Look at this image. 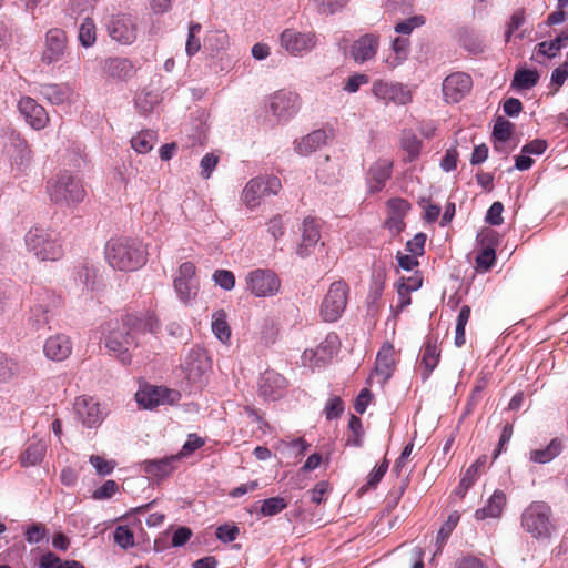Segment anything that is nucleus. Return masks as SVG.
<instances>
[{
	"label": "nucleus",
	"instance_id": "72a5a7b5",
	"mask_svg": "<svg viewBox=\"0 0 568 568\" xmlns=\"http://www.w3.org/2000/svg\"><path fill=\"white\" fill-rule=\"evenodd\" d=\"M226 317L224 310H219L212 315V332L224 344L231 338V328Z\"/></svg>",
	"mask_w": 568,
	"mask_h": 568
},
{
	"label": "nucleus",
	"instance_id": "603ef678",
	"mask_svg": "<svg viewBox=\"0 0 568 568\" xmlns=\"http://www.w3.org/2000/svg\"><path fill=\"white\" fill-rule=\"evenodd\" d=\"M317 8L318 12L324 14H333L344 8L348 0H311Z\"/></svg>",
	"mask_w": 568,
	"mask_h": 568
},
{
	"label": "nucleus",
	"instance_id": "473e14b6",
	"mask_svg": "<svg viewBox=\"0 0 568 568\" xmlns=\"http://www.w3.org/2000/svg\"><path fill=\"white\" fill-rule=\"evenodd\" d=\"M43 95L52 104L69 102L72 98V89L65 84H48L42 90Z\"/></svg>",
	"mask_w": 568,
	"mask_h": 568
},
{
	"label": "nucleus",
	"instance_id": "ddd939ff",
	"mask_svg": "<svg viewBox=\"0 0 568 568\" xmlns=\"http://www.w3.org/2000/svg\"><path fill=\"white\" fill-rule=\"evenodd\" d=\"M180 398L179 392L153 385H145L135 394L138 404L145 409H153L160 405H172L179 402Z\"/></svg>",
	"mask_w": 568,
	"mask_h": 568
},
{
	"label": "nucleus",
	"instance_id": "1a4fd4ad",
	"mask_svg": "<svg viewBox=\"0 0 568 568\" xmlns=\"http://www.w3.org/2000/svg\"><path fill=\"white\" fill-rule=\"evenodd\" d=\"M245 287L255 297H272L281 290L278 275L268 268H256L245 275Z\"/></svg>",
	"mask_w": 568,
	"mask_h": 568
},
{
	"label": "nucleus",
	"instance_id": "f8f14e48",
	"mask_svg": "<svg viewBox=\"0 0 568 568\" xmlns=\"http://www.w3.org/2000/svg\"><path fill=\"white\" fill-rule=\"evenodd\" d=\"M280 43L291 55L301 57L316 47L317 36L313 31L288 28L281 33Z\"/></svg>",
	"mask_w": 568,
	"mask_h": 568
},
{
	"label": "nucleus",
	"instance_id": "6e6552de",
	"mask_svg": "<svg viewBox=\"0 0 568 568\" xmlns=\"http://www.w3.org/2000/svg\"><path fill=\"white\" fill-rule=\"evenodd\" d=\"M174 292L184 305H192L199 295L200 282L196 266L192 262L182 263L173 277Z\"/></svg>",
	"mask_w": 568,
	"mask_h": 568
},
{
	"label": "nucleus",
	"instance_id": "3c124183",
	"mask_svg": "<svg viewBox=\"0 0 568 568\" xmlns=\"http://www.w3.org/2000/svg\"><path fill=\"white\" fill-rule=\"evenodd\" d=\"M393 50L395 52V61L390 63L392 68L397 67L406 60L409 50V41L406 38H396L393 42Z\"/></svg>",
	"mask_w": 568,
	"mask_h": 568
},
{
	"label": "nucleus",
	"instance_id": "f704fd0d",
	"mask_svg": "<svg viewBox=\"0 0 568 568\" xmlns=\"http://www.w3.org/2000/svg\"><path fill=\"white\" fill-rule=\"evenodd\" d=\"M539 80L537 70L519 69L515 72L511 87L517 90H528L534 88Z\"/></svg>",
	"mask_w": 568,
	"mask_h": 568
},
{
	"label": "nucleus",
	"instance_id": "69168bd1",
	"mask_svg": "<svg viewBox=\"0 0 568 568\" xmlns=\"http://www.w3.org/2000/svg\"><path fill=\"white\" fill-rule=\"evenodd\" d=\"M425 23V19L422 16L412 17L405 21L396 24L395 30L398 33L409 34L415 28H418Z\"/></svg>",
	"mask_w": 568,
	"mask_h": 568
},
{
	"label": "nucleus",
	"instance_id": "cd10ccee",
	"mask_svg": "<svg viewBox=\"0 0 568 568\" xmlns=\"http://www.w3.org/2000/svg\"><path fill=\"white\" fill-rule=\"evenodd\" d=\"M328 134L324 130H315L295 141V151L301 155H310L322 145L326 144Z\"/></svg>",
	"mask_w": 568,
	"mask_h": 568
},
{
	"label": "nucleus",
	"instance_id": "2f4dec72",
	"mask_svg": "<svg viewBox=\"0 0 568 568\" xmlns=\"http://www.w3.org/2000/svg\"><path fill=\"white\" fill-rule=\"evenodd\" d=\"M439 355L436 342L427 339L420 351V365L425 367V377H428L432 371L437 366Z\"/></svg>",
	"mask_w": 568,
	"mask_h": 568
},
{
	"label": "nucleus",
	"instance_id": "412c9836",
	"mask_svg": "<svg viewBox=\"0 0 568 568\" xmlns=\"http://www.w3.org/2000/svg\"><path fill=\"white\" fill-rule=\"evenodd\" d=\"M397 363V354L394 346L385 343L376 356L375 376L379 378V383H386L393 375Z\"/></svg>",
	"mask_w": 568,
	"mask_h": 568
},
{
	"label": "nucleus",
	"instance_id": "338daca9",
	"mask_svg": "<svg viewBox=\"0 0 568 568\" xmlns=\"http://www.w3.org/2000/svg\"><path fill=\"white\" fill-rule=\"evenodd\" d=\"M47 535V529L42 524H33L26 530V539L29 544L40 542Z\"/></svg>",
	"mask_w": 568,
	"mask_h": 568
},
{
	"label": "nucleus",
	"instance_id": "c756f323",
	"mask_svg": "<svg viewBox=\"0 0 568 568\" xmlns=\"http://www.w3.org/2000/svg\"><path fill=\"white\" fill-rule=\"evenodd\" d=\"M47 453V443L42 439L31 442L20 454L19 460L22 467L36 466L42 462Z\"/></svg>",
	"mask_w": 568,
	"mask_h": 568
},
{
	"label": "nucleus",
	"instance_id": "4d7b16f0",
	"mask_svg": "<svg viewBox=\"0 0 568 568\" xmlns=\"http://www.w3.org/2000/svg\"><path fill=\"white\" fill-rule=\"evenodd\" d=\"M114 541L126 549L134 545L133 532L126 526H118L114 530Z\"/></svg>",
	"mask_w": 568,
	"mask_h": 568
},
{
	"label": "nucleus",
	"instance_id": "5fc2aeb1",
	"mask_svg": "<svg viewBox=\"0 0 568 568\" xmlns=\"http://www.w3.org/2000/svg\"><path fill=\"white\" fill-rule=\"evenodd\" d=\"M511 133H513V124L509 121H507L503 118H499L494 125V130H493L494 138L498 141L506 142L510 139Z\"/></svg>",
	"mask_w": 568,
	"mask_h": 568
},
{
	"label": "nucleus",
	"instance_id": "c03bdc74",
	"mask_svg": "<svg viewBox=\"0 0 568 568\" xmlns=\"http://www.w3.org/2000/svg\"><path fill=\"white\" fill-rule=\"evenodd\" d=\"M470 312V307L468 305H464L457 317L455 336V345L457 347H462L466 342L465 327L469 321Z\"/></svg>",
	"mask_w": 568,
	"mask_h": 568
},
{
	"label": "nucleus",
	"instance_id": "5701e85b",
	"mask_svg": "<svg viewBox=\"0 0 568 568\" xmlns=\"http://www.w3.org/2000/svg\"><path fill=\"white\" fill-rule=\"evenodd\" d=\"M321 239L320 223L314 217H305L302 224V240L296 248L301 257L308 256Z\"/></svg>",
	"mask_w": 568,
	"mask_h": 568
},
{
	"label": "nucleus",
	"instance_id": "e2e57ef3",
	"mask_svg": "<svg viewBox=\"0 0 568 568\" xmlns=\"http://www.w3.org/2000/svg\"><path fill=\"white\" fill-rule=\"evenodd\" d=\"M18 155L13 156V163L18 166L28 165L31 160V150L27 145L26 141L18 140L14 144Z\"/></svg>",
	"mask_w": 568,
	"mask_h": 568
},
{
	"label": "nucleus",
	"instance_id": "13d9d810",
	"mask_svg": "<svg viewBox=\"0 0 568 568\" xmlns=\"http://www.w3.org/2000/svg\"><path fill=\"white\" fill-rule=\"evenodd\" d=\"M344 412V403L338 396H332L324 408L325 416L328 420L337 418Z\"/></svg>",
	"mask_w": 568,
	"mask_h": 568
},
{
	"label": "nucleus",
	"instance_id": "a211bd4d",
	"mask_svg": "<svg viewBox=\"0 0 568 568\" xmlns=\"http://www.w3.org/2000/svg\"><path fill=\"white\" fill-rule=\"evenodd\" d=\"M338 348V336L336 334H328L315 349L304 352L303 361H308L311 366L318 367L329 362L337 354Z\"/></svg>",
	"mask_w": 568,
	"mask_h": 568
},
{
	"label": "nucleus",
	"instance_id": "dca6fc26",
	"mask_svg": "<svg viewBox=\"0 0 568 568\" xmlns=\"http://www.w3.org/2000/svg\"><path fill=\"white\" fill-rule=\"evenodd\" d=\"M74 412L82 425L89 428L97 427L104 418L100 403L87 395L75 398Z\"/></svg>",
	"mask_w": 568,
	"mask_h": 568
},
{
	"label": "nucleus",
	"instance_id": "2eb2a0df",
	"mask_svg": "<svg viewBox=\"0 0 568 568\" xmlns=\"http://www.w3.org/2000/svg\"><path fill=\"white\" fill-rule=\"evenodd\" d=\"M300 108V98L295 92L280 90L268 99V110L278 120L292 118Z\"/></svg>",
	"mask_w": 568,
	"mask_h": 568
},
{
	"label": "nucleus",
	"instance_id": "8fccbe9b",
	"mask_svg": "<svg viewBox=\"0 0 568 568\" xmlns=\"http://www.w3.org/2000/svg\"><path fill=\"white\" fill-rule=\"evenodd\" d=\"M496 253L493 247H484L476 256V267L480 271H488L495 264Z\"/></svg>",
	"mask_w": 568,
	"mask_h": 568
},
{
	"label": "nucleus",
	"instance_id": "0e129e2a",
	"mask_svg": "<svg viewBox=\"0 0 568 568\" xmlns=\"http://www.w3.org/2000/svg\"><path fill=\"white\" fill-rule=\"evenodd\" d=\"M348 428L353 433L347 439L348 445L359 446L362 436V420L357 416L352 415L348 422Z\"/></svg>",
	"mask_w": 568,
	"mask_h": 568
},
{
	"label": "nucleus",
	"instance_id": "b1692460",
	"mask_svg": "<svg viewBox=\"0 0 568 568\" xmlns=\"http://www.w3.org/2000/svg\"><path fill=\"white\" fill-rule=\"evenodd\" d=\"M43 353L51 361L62 362L71 355L72 342L64 334H55L44 342Z\"/></svg>",
	"mask_w": 568,
	"mask_h": 568
},
{
	"label": "nucleus",
	"instance_id": "39448f33",
	"mask_svg": "<svg viewBox=\"0 0 568 568\" xmlns=\"http://www.w3.org/2000/svg\"><path fill=\"white\" fill-rule=\"evenodd\" d=\"M32 295L33 304L30 307V321L39 328L49 323L51 315L62 305V298L57 292L48 287H37Z\"/></svg>",
	"mask_w": 568,
	"mask_h": 568
},
{
	"label": "nucleus",
	"instance_id": "774afa93",
	"mask_svg": "<svg viewBox=\"0 0 568 568\" xmlns=\"http://www.w3.org/2000/svg\"><path fill=\"white\" fill-rule=\"evenodd\" d=\"M479 475L477 471L468 467L460 479L457 494L463 497L466 491L474 485Z\"/></svg>",
	"mask_w": 568,
	"mask_h": 568
},
{
	"label": "nucleus",
	"instance_id": "de8ad7c7",
	"mask_svg": "<svg viewBox=\"0 0 568 568\" xmlns=\"http://www.w3.org/2000/svg\"><path fill=\"white\" fill-rule=\"evenodd\" d=\"M395 288L398 295V303L396 306L392 307V312L394 316H398L408 305L412 303L410 293L408 288L405 287L404 283H396Z\"/></svg>",
	"mask_w": 568,
	"mask_h": 568
},
{
	"label": "nucleus",
	"instance_id": "393cba45",
	"mask_svg": "<svg viewBox=\"0 0 568 568\" xmlns=\"http://www.w3.org/2000/svg\"><path fill=\"white\" fill-rule=\"evenodd\" d=\"M379 45V38L368 33L359 37L352 45L349 54L357 63H364L373 59Z\"/></svg>",
	"mask_w": 568,
	"mask_h": 568
},
{
	"label": "nucleus",
	"instance_id": "7ed1b4c3",
	"mask_svg": "<svg viewBox=\"0 0 568 568\" xmlns=\"http://www.w3.org/2000/svg\"><path fill=\"white\" fill-rule=\"evenodd\" d=\"M27 250L39 261H58L63 256L60 235L43 227L31 229L24 237Z\"/></svg>",
	"mask_w": 568,
	"mask_h": 568
},
{
	"label": "nucleus",
	"instance_id": "f257e3e1",
	"mask_svg": "<svg viewBox=\"0 0 568 568\" xmlns=\"http://www.w3.org/2000/svg\"><path fill=\"white\" fill-rule=\"evenodd\" d=\"M138 326L139 320L132 314L106 323L105 347L124 365L131 364L130 349L138 346Z\"/></svg>",
	"mask_w": 568,
	"mask_h": 568
},
{
	"label": "nucleus",
	"instance_id": "4c0bfd02",
	"mask_svg": "<svg viewBox=\"0 0 568 568\" xmlns=\"http://www.w3.org/2000/svg\"><path fill=\"white\" fill-rule=\"evenodd\" d=\"M262 179H252L243 190V200L247 206L254 207L257 205V201L261 196H264L265 193L262 189Z\"/></svg>",
	"mask_w": 568,
	"mask_h": 568
},
{
	"label": "nucleus",
	"instance_id": "a878e982",
	"mask_svg": "<svg viewBox=\"0 0 568 568\" xmlns=\"http://www.w3.org/2000/svg\"><path fill=\"white\" fill-rule=\"evenodd\" d=\"M180 455H171L160 459L145 460L141 464L143 471L153 478H164L173 473Z\"/></svg>",
	"mask_w": 568,
	"mask_h": 568
},
{
	"label": "nucleus",
	"instance_id": "4be33fe9",
	"mask_svg": "<svg viewBox=\"0 0 568 568\" xmlns=\"http://www.w3.org/2000/svg\"><path fill=\"white\" fill-rule=\"evenodd\" d=\"M393 162L388 159H378L367 172V185L371 193L381 192L390 179Z\"/></svg>",
	"mask_w": 568,
	"mask_h": 568
},
{
	"label": "nucleus",
	"instance_id": "423d86ee",
	"mask_svg": "<svg viewBox=\"0 0 568 568\" xmlns=\"http://www.w3.org/2000/svg\"><path fill=\"white\" fill-rule=\"evenodd\" d=\"M550 516L551 509L546 503L535 501L523 513L521 525L532 537L547 538L552 529Z\"/></svg>",
	"mask_w": 568,
	"mask_h": 568
},
{
	"label": "nucleus",
	"instance_id": "a18cd8bd",
	"mask_svg": "<svg viewBox=\"0 0 568 568\" xmlns=\"http://www.w3.org/2000/svg\"><path fill=\"white\" fill-rule=\"evenodd\" d=\"M402 146L407 153V161H415L422 151V141L412 133L405 134L402 141Z\"/></svg>",
	"mask_w": 568,
	"mask_h": 568
},
{
	"label": "nucleus",
	"instance_id": "f3484780",
	"mask_svg": "<svg viewBox=\"0 0 568 568\" xmlns=\"http://www.w3.org/2000/svg\"><path fill=\"white\" fill-rule=\"evenodd\" d=\"M471 78L464 72L448 75L443 82V93L447 102H459L471 89Z\"/></svg>",
	"mask_w": 568,
	"mask_h": 568
},
{
	"label": "nucleus",
	"instance_id": "0eeeda50",
	"mask_svg": "<svg viewBox=\"0 0 568 568\" xmlns=\"http://www.w3.org/2000/svg\"><path fill=\"white\" fill-rule=\"evenodd\" d=\"M104 24L109 37L121 45H130L138 39V18L131 13L111 14Z\"/></svg>",
	"mask_w": 568,
	"mask_h": 568
},
{
	"label": "nucleus",
	"instance_id": "9b49d317",
	"mask_svg": "<svg viewBox=\"0 0 568 568\" xmlns=\"http://www.w3.org/2000/svg\"><path fill=\"white\" fill-rule=\"evenodd\" d=\"M372 94L385 104L406 105L413 100V92L406 84L383 79L373 82Z\"/></svg>",
	"mask_w": 568,
	"mask_h": 568
},
{
	"label": "nucleus",
	"instance_id": "bb28decb",
	"mask_svg": "<svg viewBox=\"0 0 568 568\" xmlns=\"http://www.w3.org/2000/svg\"><path fill=\"white\" fill-rule=\"evenodd\" d=\"M103 72L114 80L124 81L133 75L134 65L126 58H109L103 62Z\"/></svg>",
	"mask_w": 568,
	"mask_h": 568
},
{
	"label": "nucleus",
	"instance_id": "6ab92c4d",
	"mask_svg": "<svg viewBox=\"0 0 568 568\" xmlns=\"http://www.w3.org/2000/svg\"><path fill=\"white\" fill-rule=\"evenodd\" d=\"M287 388V381L284 376L273 369L265 371L258 381V392L267 400L281 398Z\"/></svg>",
	"mask_w": 568,
	"mask_h": 568
},
{
	"label": "nucleus",
	"instance_id": "a19ab883",
	"mask_svg": "<svg viewBox=\"0 0 568 568\" xmlns=\"http://www.w3.org/2000/svg\"><path fill=\"white\" fill-rule=\"evenodd\" d=\"M526 21V11L524 8L516 9L510 16L509 20L506 23L504 38L505 42L509 43L511 38L516 31L525 23Z\"/></svg>",
	"mask_w": 568,
	"mask_h": 568
},
{
	"label": "nucleus",
	"instance_id": "49530a36",
	"mask_svg": "<svg viewBox=\"0 0 568 568\" xmlns=\"http://www.w3.org/2000/svg\"><path fill=\"white\" fill-rule=\"evenodd\" d=\"M201 29H202V27L197 22H192L189 26V34H187L186 45H185V51L189 57L194 55L201 49V42L197 37L201 32Z\"/></svg>",
	"mask_w": 568,
	"mask_h": 568
},
{
	"label": "nucleus",
	"instance_id": "bf43d9fd",
	"mask_svg": "<svg viewBox=\"0 0 568 568\" xmlns=\"http://www.w3.org/2000/svg\"><path fill=\"white\" fill-rule=\"evenodd\" d=\"M213 280L220 287L230 291L235 285V276L231 271L217 270L213 274Z\"/></svg>",
	"mask_w": 568,
	"mask_h": 568
},
{
	"label": "nucleus",
	"instance_id": "864d4df0",
	"mask_svg": "<svg viewBox=\"0 0 568 568\" xmlns=\"http://www.w3.org/2000/svg\"><path fill=\"white\" fill-rule=\"evenodd\" d=\"M18 372V364L0 353V383L11 379Z\"/></svg>",
	"mask_w": 568,
	"mask_h": 568
},
{
	"label": "nucleus",
	"instance_id": "e433bc0d",
	"mask_svg": "<svg viewBox=\"0 0 568 568\" xmlns=\"http://www.w3.org/2000/svg\"><path fill=\"white\" fill-rule=\"evenodd\" d=\"M78 40L84 48H91L97 42V26L92 18L87 17L79 27Z\"/></svg>",
	"mask_w": 568,
	"mask_h": 568
},
{
	"label": "nucleus",
	"instance_id": "9d476101",
	"mask_svg": "<svg viewBox=\"0 0 568 568\" xmlns=\"http://www.w3.org/2000/svg\"><path fill=\"white\" fill-rule=\"evenodd\" d=\"M348 298V286L343 281L331 284L321 304L320 314L325 322L337 321L345 311Z\"/></svg>",
	"mask_w": 568,
	"mask_h": 568
},
{
	"label": "nucleus",
	"instance_id": "7c9ffc66",
	"mask_svg": "<svg viewBox=\"0 0 568 568\" xmlns=\"http://www.w3.org/2000/svg\"><path fill=\"white\" fill-rule=\"evenodd\" d=\"M156 141L158 135L155 131L142 130L132 136L131 146L135 152L146 154L154 148Z\"/></svg>",
	"mask_w": 568,
	"mask_h": 568
},
{
	"label": "nucleus",
	"instance_id": "09e8293b",
	"mask_svg": "<svg viewBox=\"0 0 568 568\" xmlns=\"http://www.w3.org/2000/svg\"><path fill=\"white\" fill-rule=\"evenodd\" d=\"M388 469V463L384 459L378 466H376L368 475L367 483L362 486L361 491H367L372 488H375L377 484L382 480L384 475Z\"/></svg>",
	"mask_w": 568,
	"mask_h": 568
},
{
	"label": "nucleus",
	"instance_id": "37998d69",
	"mask_svg": "<svg viewBox=\"0 0 568 568\" xmlns=\"http://www.w3.org/2000/svg\"><path fill=\"white\" fill-rule=\"evenodd\" d=\"M459 518V514L457 511H454L448 516L446 523L440 527L436 540L437 551H440L443 549L444 544L446 542V540L457 526Z\"/></svg>",
	"mask_w": 568,
	"mask_h": 568
},
{
	"label": "nucleus",
	"instance_id": "680f3d73",
	"mask_svg": "<svg viewBox=\"0 0 568 568\" xmlns=\"http://www.w3.org/2000/svg\"><path fill=\"white\" fill-rule=\"evenodd\" d=\"M369 82V77L364 73H355L347 78L344 83L343 89L348 93H355L359 90L363 84H367Z\"/></svg>",
	"mask_w": 568,
	"mask_h": 568
},
{
	"label": "nucleus",
	"instance_id": "ea45409f",
	"mask_svg": "<svg viewBox=\"0 0 568 568\" xmlns=\"http://www.w3.org/2000/svg\"><path fill=\"white\" fill-rule=\"evenodd\" d=\"M568 41V33L561 32L551 41H544L538 44V53L546 55L548 58H552L560 51L562 47L566 45Z\"/></svg>",
	"mask_w": 568,
	"mask_h": 568
},
{
	"label": "nucleus",
	"instance_id": "f03ea898",
	"mask_svg": "<svg viewBox=\"0 0 568 568\" xmlns=\"http://www.w3.org/2000/svg\"><path fill=\"white\" fill-rule=\"evenodd\" d=\"M105 258L114 270L133 272L146 263V252L135 239L114 237L106 243Z\"/></svg>",
	"mask_w": 568,
	"mask_h": 568
},
{
	"label": "nucleus",
	"instance_id": "58836bf2",
	"mask_svg": "<svg viewBox=\"0 0 568 568\" xmlns=\"http://www.w3.org/2000/svg\"><path fill=\"white\" fill-rule=\"evenodd\" d=\"M201 357L202 353L200 351H191L182 363V368L186 373L187 379L194 381L201 375Z\"/></svg>",
	"mask_w": 568,
	"mask_h": 568
},
{
	"label": "nucleus",
	"instance_id": "c9c22d12",
	"mask_svg": "<svg viewBox=\"0 0 568 568\" xmlns=\"http://www.w3.org/2000/svg\"><path fill=\"white\" fill-rule=\"evenodd\" d=\"M561 442L557 438L552 439L549 445L541 449L530 452V459L535 463L545 464L552 460L561 452Z\"/></svg>",
	"mask_w": 568,
	"mask_h": 568
},
{
	"label": "nucleus",
	"instance_id": "79ce46f5",
	"mask_svg": "<svg viewBox=\"0 0 568 568\" xmlns=\"http://www.w3.org/2000/svg\"><path fill=\"white\" fill-rule=\"evenodd\" d=\"M287 505V501L283 497H271L262 501L260 513L264 517L275 516L283 511Z\"/></svg>",
	"mask_w": 568,
	"mask_h": 568
},
{
	"label": "nucleus",
	"instance_id": "c85d7f7f",
	"mask_svg": "<svg viewBox=\"0 0 568 568\" xmlns=\"http://www.w3.org/2000/svg\"><path fill=\"white\" fill-rule=\"evenodd\" d=\"M506 506V495L501 490H496L487 504L475 511V518L477 520H484L487 518H498L500 517L504 508Z\"/></svg>",
	"mask_w": 568,
	"mask_h": 568
},
{
	"label": "nucleus",
	"instance_id": "20e7f679",
	"mask_svg": "<svg viewBox=\"0 0 568 568\" xmlns=\"http://www.w3.org/2000/svg\"><path fill=\"white\" fill-rule=\"evenodd\" d=\"M47 192L52 202L63 205L78 204L87 194L82 181L68 171H62L50 179Z\"/></svg>",
	"mask_w": 568,
	"mask_h": 568
},
{
	"label": "nucleus",
	"instance_id": "6e6d98bb",
	"mask_svg": "<svg viewBox=\"0 0 568 568\" xmlns=\"http://www.w3.org/2000/svg\"><path fill=\"white\" fill-rule=\"evenodd\" d=\"M409 210L410 204L404 199L396 197L387 202L388 215L405 217Z\"/></svg>",
	"mask_w": 568,
	"mask_h": 568
},
{
	"label": "nucleus",
	"instance_id": "aec40b11",
	"mask_svg": "<svg viewBox=\"0 0 568 568\" xmlns=\"http://www.w3.org/2000/svg\"><path fill=\"white\" fill-rule=\"evenodd\" d=\"M19 111L26 121L36 130L45 128L49 122V115L44 108L37 103L30 97H23L19 101Z\"/></svg>",
	"mask_w": 568,
	"mask_h": 568
},
{
	"label": "nucleus",
	"instance_id": "4468645a",
	"mask_svg": "<svg viewBox=\"0 0 568 568\" xmlns=\"http://www.w3.org/2000/svg\"><path fill=\"white\" fill-rule=\"evenodd\" d=\"M67 49V32L60 28H51L45 33L44 48L41 54V61L47 65L57 63L62 60Z\"/></svg>",
	"mask_w": 568,
	"mask_h": 568
},
{
	"label": "nucleus",
	"instance_id": "052dcab7",
	"mask_svg": "<svg viewBox=\"0 0 568 568\" xmlns=\"http://www.w3.org/2000/svg\"><path fill=\"white\" fill-rule=\"evenodd\" d=\"M90 463L95 468V471L102 476L111 474L115 467V463L113 460H106L99 455H92L90 457Z\"/></svg>",
	"mask_w": 568,
	"mask_h": 568
}]
</instances>
